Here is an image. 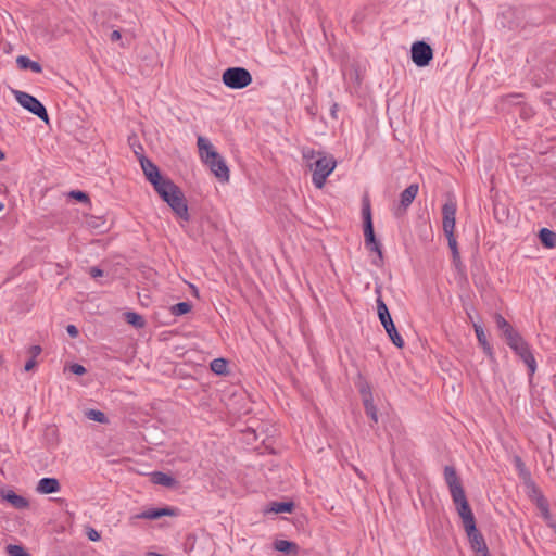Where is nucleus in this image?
<instances>
[{
  "mask_svg": "<svg viewBox=\"0 0 556 556\" xmlns=\"http://www.w3.org/2000/svg\"><path fill=\"white\" fill-rule=\"evenodd\" d=\"M71 197H73L81 202L88 200V195L83 191H72Z\"/></svg>",
  "mask_w": 556,
  "mask_h": 556,
  "instance_id": "nucleus-39",
  "label": "nucleus"
},
{
  "mask_svg": "<svg viewBox=\"0 0 556 556\" xmlns=\"http://www.w3.org/2000/svg\"><path fill=\"white\" fill-rule=\"evenodd\" d=\"M494 319L497 328L502 331L503 336H505L507 332L514 329L502 315L496 314Z\"/></svg>",
  "mask_w": 556,
  "mask_h": 556,
  "instance_id": "nucleus-33",
  "label": "nucleus"
},
{
  "mask_svg": "<svg viewBox=\"0 0 556 556\" xmlns=\"http://www.w3.org/2000/svg\"><path fill=\"white\" fill-rule=\"evenodd\" d=\"M457 203L453 198L447 199L442 207V227L444 233L455 230Z\"/></svg>",
  "mask_w": 556,
  "mask_h": 556,
  "instance_id": "nucleus-8",
  "label": "nucleus"
},
{
  "mask_svg": "<svg viewBox=\"0 0 556 556\" xmlns=\"http://www.w3.org/2000/svg\"><path fill=\"white\" fill-rule=\"evenodd\" d=\"M175 511L170 508H152L142 511L138 517L143 519L155 520L163 516H174Z\"/></svg>",
  "mask_w": 556,
  "mask_h": 556,
  "instance_id": "nucleus-18",
  "label": "nucleus"
},
{
  "mask_svg": "<svg viewBox=\"0 0 556 556\" xmlns=\"http://www.w3.org/2000/svg\"><path fill=\"white\" fill-rule=\"evenodd\" d=\"M325 152L323 151H315L312 148H303L302 149V157L306 162V165L308 166V163H314L316 159H318L319 155H324Z\"/></svg>",
  "mask_w": 556,
  "mask_h": 556,
  "instance_id": "nucleus-29",
  "label": "nucleus"
},
{
  "mask_svg": "<svg viewBox=\"0 0 556 556\" xmlns=\"http://www.w3.org/2000/svg\"><path fill=\"white\" fill-rule=\"evenodd\" d=\"M197 146H198L199 155H200V159L202 162H204L208 159L217 157L218 153L214 149L213 144L211 143V141L207 138H205L203 136H199L197 139Z\"/></svg>",
  "mask_w": 556,
  "mask_h": 556,
  "instance_id": "nucleus-11",
  "label": "nucleus"
},
{
  "mask_svg": "<svg viewBox=\"0 0 556 556\" xmlns=\"http://www.w3.org/2000/svg\"><path fill=\"white\" fill-rule=\"evenodd\" d=\"M473 328H475V332H476L478 342L480 343V345H482L483 350L488 354H491V346L486 340V336H485L483 328L477 324L473 325Z\"/></svg>",
  "mask_w": 556,
  "mask_h": 556,
  "instance_id": "nucleus-24",
  "label": "nucleus"
},
{
  "mask_svg": "<svg viewBox=\"0 0 556 556\" xmlns=\"http://www.w3.org/2000/svg\"><path fill=\"white\" fill-rule=\"evenodd\" d=\"M359 392L362 394L363 402H365L366 395L372 396L370 387L367 383L361 386Z\"/></svg>",
  "mask_w": 556,
  "mask_h": 556,
  "instance_id": "nucleus-38",
  "label": "nucleus"
},
{
  "mask_svg": "<svg viewBox=\"0 0 556 556\" xmlns=\"http://www.w3.org/2000/svg\"><path fill=\"white\" fill-rule=\"evenodd\" d=\"M377 313L379 320L386 319L391 316L386 303L380 296H378L377 299Z\"/></svg>",
  "mask_w": 556,
  "mask_h": 556,
  "instance_id": "nucleus-34",
  "label": "nucleus"
},
{
  "mask_svg": "<svg viewBox=\"0 0 556 556\" xmlns=\"http://www.w3.org/2000/svg\"><path fill=\"white\" fill-rule=\"evenodd\" d=\"M140 165L143 170L146 178L153 185L156 190L157 187L165 184L167 178H163L156 165H154L149 159L141 157Z\"/></svg>",
  "mask_w": 556,
  "mask_h": 556,
  "instance_id": "nucleus-9",
  "label": "nucleus"
},
{
  "mask_svg": "<svg viewBox=\"0 0 556 556\" xmlns=\"http://www.w3.org/2000/svg\"><path fill=\"white\" fill-rule=\"evenodd\" d=\"M112 41H117L121 39V33L119 30H113L110 36Z\"/></svg>",
  "mask_w": 556,
  "mask_h": 556,
  "instance_id": "nucleus-44",
  "label": "nucleus"
},
{
  "mask_svg": "<svg viewBox=\"0 0 556 556\" xmlns=\"http://www.w3.org/2000/svg\"><path fill=\"white\" fill-rule=\"evenodd\" d=\"M191 303L179 302L170 307V313L173 316H181L188 314L191 311Z\"/></svg>",
  "mask_w": 556,
  "mask_h": 556,
  "instance_id": "nucleus-27",
  "label": "nucleus"
},
{
  "mask_svg": "<svg viewBox=\"0 0 556 556\" xmlns=\"http://www.w3.org/2000/svg\"><path fill=\"white\" fill-rule=\"evenodd\" d=\"M506 343L513 349L516 350L521 343L525 342L523 338L519 334L515 329L507 332L503 336Z\"/></svg>",
  "mask_w": 556,
  "mask_h": 556,
  "instance_id": "nucleus-22",
  "label": "nucleus"
},
{
  "mask_svg": "<svg viewBox=\"0 0 556 556\" xmlns=\"http://www.w3.org/2000/svg\"><path fill=\"white\" fill-rule=\"evenodd\" d=\"M14 96L21 106H23L34 115L38 116L45 123H49L47 110L38 99H36L27 92L18 90L14 91Z\"/></svg>",
  "mask_w": 556,
  "mask_h": 556,
  "instance_id": "nucleus-6",
  "label": "nucleus"
},
{
  "mask_svg": "<svg viewBox=\"0 0 556 556\" xmlns=\"http://www.w3.org/2000/svg\"><path fill=\"white\" fill-rule=\"evenodd\" d=\"M362 216L364 222V237L366 247L374 252H377L381 257L382 252L380 248V243L376 240L371 217V208L368 200H364L362 207Z\"/></svg>",
  "mask_w": 556,
  "mask_h": 556,
  "instance_id": "nucleus-4",
  "label": "nucleus"
},
{
  "mask_svg": "<svg viewBox=\"0 0 556 556\" xmlns=\"http://www.w3.org/2000/svg\"><path fill=\"white\" fill-rule=\"evenodd\" d=\"M465 531H466V534H467V536L469 539L471 548L476 552V554L488 549V546L485 544V541H484L483 536L477 530L476 527H475L473 531L469 530L468 528H466Z\"/></svg>",
  "mask_w": 556,
  "mask_h": 556,
  "instance_id": "nucleus-14",
  "label": "nucleus"
},
{
  "mask_svg": "<svg viewBox=\"0 0 556 556\" xmlns=\"http://www.w3.org/2000/svg\"><path fill=\"white\" fill-rule=\"evenodd\" d=\"M211 369L217 375H224L227 372V362L223 358H216L212 361Z\"/></svg>",
  "mask_w": 556,
  "mask_h": 556,
  "instance_id": "nucleus-31",
  "label": "nucleus"
},
{
  "mask_svg": "<svg viewBox=\"0 0 556 556\" xmlns=\"http://www.w3.org/2000/svg\"><path fill=\"white\" fill-rule=\"evenodd\" d=\"M89 273L92 278H98L103 275V271L98 267H91Z\"/></svg>",
  "mask_w": 556,
  "mask_h": 556,
  "instance_id": "nucleus-41",
  "label": "nucleus"
},
{
  "mask_svg": "<svg viewBox=\"0 0 556 556\" xmlns=\"http://www.w3.org/2000/svg\"><path fill=\"white\" fill-rule=\"evenodd\" d=\"M337 162L332 155H319L314 163H308V168L313 172L312 181L317 189H321L328 176L334 170Z\"/></svg>",
  "mask_w": 556,
  "mask_h": 556,
  "instance_id": "nucleus-3",
  "label": "nucleus"
},
{
  "mask_svg": "<svg viewBox=\"0 0 556 556\" xmlns=\"http://www.w3.org/2000/svg\"><path fill=\"white\" fill-rule=\"evenodd\" d=\"M16 63L22 70H30L34 73H41L42 67L38 62L31 61L29 58L25 55H20L16 59Z\"/></svg>",
  "mask_w": 556,
  "mask_h": 556,
  "instance_id": "nucleus-19",
  "label": "nucleus"
},
{
  "mask_svg": "<svg viewBox=\"0 0 556 556\" xmlns=\"http://www.w3.org/2000/svg\"><path fill=\"white\" fill-rule=\"evenodd\" d=\"M412 61L418 67H425L429 65L433 59L432 48L425 41H416L412 45L410 49Z\"/></svg>",
  "mask_w": 556,
  "mask_h": 556,
  "instance_id": "nucleus-7",
  "label": "nucleus"
},
{
  "mask_svg": "<svg viewBox=\"0 0 556 556\" xmlns=\"http://www.w3.org/2000/svg\"><path fill=\"white\" fill-rule=\"evenodd\" d=\"M2 497L8 503H10L14 508H17V509H24L29 506V503L25 497L16 494L13 491H7L5 493L2 494Z\"/></svg>",
  "mask_w": 556,
  "mask_h": 556,
  "instance_id": "nucleus-17",
  "label": "nucleus"
},
{
  "mask_svg": "<svg viewBox=\"0 0 556 556\" xmlns=\"http://www.w3.org/2000/svg\"><path fill=\"white\" fill-rule=\"evenodd\" d=\"M4 208L3 203L0 202V212Z\"/></svg>",
  "mask_w": 556,
  "mask_h": 556,
  "instance_id": "nucleus-48",
  "label": "nucleus"
},
{
  "mask_svg": "<svg viewBox=\"0 0 556 556\" xmlns=\"http://www.w3.org/2000/svg\"><path fill=\"white\" fill-rule=\"evenodd\" d=\"M203 163L210 167L211 172L218 180L222 182H227L229 180V168L219 153L217 154V157L208 159Z\"/></svg>",
  "mask_w": 556,
  "mask_h": 556,
  "instance_id": "nucleus-10",
  "label": "nucleus"
},
{
  "mask_svg": "<svg viewBox=\"0 0 556 556\" xmlns=\"http://www.w3.org/2000/svg\"><path fill=\"white\" fill-rule=\"evenodd\" d=\"M223 83L231 89H242L252 83L250 72L243 67H229L223 73Z\"/></svg>",
  "mask_w": 556,
  "mask_h": 556,
  "instance_id": "nucleus-5",
  "label": "nucleus"
},
{
  "mask_svg": "<svg viewBox=\"0 0 556 556\" xmlns=\"http://www.w3.org/2000/svg\"><path fill=\"white\" fill-rule=\"evenodd\" d=\"M419 187L416 184L409 185L400 195V206L406 210L415 200Z\"/></svg>",
  "mask_w": 556,
  "mask_h": 556,
  "instance_id": "nucleus-16",
  "label": "nucleus"
},
{
  "mask_svg": "<svg viewBox=\"0 0 556 556\" xmlns=\"http://www.w3.org/2000/svg\"><path fill=\"white\" fill-rule=\"evenodd\" d=\"M70 369L74 375L77 376H81L86 372V368L80 364H73L71 365Z\"/></svg>",
  "mask_w": 556,
  "mask_h": 556,
  "instance_id": "nucleus-37",
  "label": "nucleus"
},
{
  "mask_svg": "<svg viewBox=\"0 0 556 556\" xmlns=\"http://www.w3.org/2000/svg\"><path fill=\"white\" fill-rule=\"evenodd\" d=\"M337 104L333 105L332 114L336 112Z\"/></svg>",
  "mask_w": 556,
  "mask_h": 556,
  "instance_id": "nucleus-49",
  "label": "nucleus"
},
{
  "mask_svg": "<svg viewBox=\"0 0 556 556\" xmlns=\"http://www.w3.org/2000/svg\"><path fill=\"white\" fill-rule=\"evenodd\" d=\"M539 238L542 244L548 249L556 247V232L548 228H542L539 232Z\"/></svg>",
  "mask_w": 556,
  "mask_h": 556,
  "instance_id": "nucleus-20",
  "label": "nucleus"
},
{
  "mask_svg": "<svg viewBox=\"0 0 556 556\" xmlns=\"http://www.w3.org/2000/svg\"><path fill=\"white\" fill-rule=\"evenodd\" d=\"M29 353L31 354V358H35L41 353V348L39 345H33L29 349Z\"/></svg>",
  "mask_w": 556,
  "mask_h": 556,
  "instance_id": "nucleus-42",
  "label": "nucleus"
},
{
  "mask_svg": "<svg viewBox=\"0 0 556 556\" xmlns=\"http://www.w3.org/2000/svg\"><path fill=\"white\" fill-rule=\"evenodd\" d=\"M363 403H364L366 414L371 418V420L374 422H377L378 415H377V408L374 404L372 396L366 395L365 402H363Z\"/></svg>",
  "mask_w": 556,
  "mask_h": 556,
  "instance_id": "nucleus-26",
  "label": "nucleus"
},
{
  "mask_svg": "<svg viewBox=\"0 0 556 556\" xmlns=\"http://www.w3.org/2000/svg\"><path fill=\"white\" fill-rule=\"evenodd\" d=\"M516 354L520 356V358L526 363L528 368L530 369V372L533 374L536 368V363L534 359V356L532 355L528 343L525 341L521 343L516 350H514Z\"/></svg>",
  "mask_w": 556,
  "mask_h": 556,
  "instance_id": "nucleus-15",
  "label": "nucleus"
},
{
  "mask_svg": "<svg viewBox=\"0 0 556 556\" xmlns=\"http://www.w3.org/2000/svg\"><path fill=\"white\" fill-rule=\"evenodd\" d=\"M476 556H490V554H489V549H485V551H483V552H480V553L476 554Z\"/></svg>",
  "mask_w": 556,
  "mask_h": 556,
  "instance_id": "nucleus-46",
  "label": "nucleus"
},
{
  "mask_svg": "<svg viewBox=\"0 0 556 556\" xmlns=\"http://www.w3.org/2000/svg\"><path fill=\"white\" fill-rule=\"evenodd\" d=\"M7 553L9 556H30L21 545H8Z\"/></svg>",
  "mask_w": 556,
  "mask_h": 556,
  "instance_id": "nucleus-35",
  "label": "nucleus"
},
{
  "mask_svg": "<svg viewBox=\"0 0 556 556\" xmlns=\"http://www.w3.org/2000/svg\"><path fill=\"white\" fill-rule=\"evenodd\" d=\"M445 236L447 238L448 247H450V249L452 251L453 260L454 261L460 260L459 251H458V247H457V241H456V238L454 236V232L445 233Z\"/></svg>",
  "mask_w": 556,
  "mask_h": 556,
  "instance_id": "nucleus-32",
  "label": "nucleus"
},
{
  "mask_svg": "<svg viewBox=\"0 0 556 556\" xmlns=\"http://www.w3.org/2000/svg\"><path fill=\"white\" fill-rule=\"evenodd\" d=\"M155 191L179 218L184 220L189 219L186 199L181 190L172 180H166V182L157 187Z\"/></svg>",
  "mask_w": 556,
  "mask_h": 556,
  "instance_id": "nucleus-2",
  "label": "nucleus"
},
{
  "mask_svg": "<svg viewBox=\"0 0 556 556\" xmlns=\"http://www.w3.org/2000/svg\"><path fill=\"white\" fill-rule=\"evenodd\" d=\"M275 548L282 553H293L295 554L299 549L298 545L291 541L278 540L275 542Z\"/></svg>",
  "mask_w": 556,
  "mask_h": 556,
  "instance_id": "nucleus-23",
  "label": "nucleus"
},
{
  "mask_svg": "<svg viewBox=\"0 0 556 556\" xmlns=\"http://www.w3.org/2000/svg\"><path fill=\"white\" fill-rule=\"evenodd\" d=\"M86 534H87L88 539L92 542H98L101 539L100 533L92 527H88L86 529Z\"/></svg>",
  "mask_w": 556,
  "mask_h": 556,
  "instance_id": "nucleus-36",
  "label": "nucleus"
},
{
  "mask_svg": "<svg viewBox=\"0 0 556 556\" xmlns=\"http://www.w3.org/2000/svg\"><path fill=\"white\" fill-rule=\"evenodd\" d=\"M151 480L155 484L164 485V486H172L175 482V480L161 471H154L151 473Z\"/></svg>",
  "mask_w": 556,
  "mask_h": 556,
  "instance_id": "nucleus-21",
  "label": "nucleus"
},
{
  "mask_svg": "<svg viewBox=\"0 0 556 556\" xmlns=\"http://www.w3.org/2000/svg\"><path fill=\"white\" fill-rule=\"evenodd\" d=\"M380 323L382 324V326H383L386 332L388 333L390 340L392 341V343L397 348H403L404 340L397 332L395 325L392 320V317L390 316L386 319H382V320H380Z\"/></svg>",
  "mask_w": 556,
  "mask_h": 556,
  "instance_id": "nucleus-12",
  "label": "nucleus"
},
{
  "mask_svg": "<svg viewBox=\"0 0 556 556\" xmlns=\"http://www.w3.org/2000/svg\"><path fill=\"white\" fill-rule=\"evenodd\" d=\"M292 502H274L270 505V511L275 514L291 513L293 510Z\"/></svg>",
  "mask_w": 556,
  "mask_h": 556,
  "instance_id": "nucleus-25",
  "label": "nucleus"
},
{
  "mask_svg": "<svg viewBox=\"0 0 556 556\" xmlns=\"http://www.w3.org/2000/svg\"><path fill=\"white\" fill-rule=\"evenodd\" d=\"M85 416L88 419L97 421V422H100V424H106L108 422V418H106L105 414L102 413L101 410L88 409V410L85 412Z\"/></svg>",
  "mask_w": 556,
  "mask_h": 556,
  "instance_id": "nucleus-30",
  "label": "nucleus"
},
{
  "mask_svg": "<svg viewBox=\"0 0 556 556\" xmlns=\"http://www.w3.org/2000/svg\"><path fill=\"white\" fill-rule=\"evenodd\" d=\"M125 319L129 325L136 328H142L144 326L143 317L135 312H127L125 314Z\"/></svg>",
  "mask_w": 556,
  "mask_h": 556,
  "instance_id": "nucleus-28",
  "label": "nucleus"
},
{
  "mask_svg": "<svg viewBox=\"0 0 556 556\" xmlns=\"http://www.w3.org/2000/svg\"><path fill=\"white\" fill-rule=\"evenodd\" d=\"M516 465L520 469L521 473H527V471L525 469V466H523V463H522V460L519 457L516 458Z\"/></svg>",
  "mask_w": 556,
  "mask_h": 556,
  "instance_id": "nucleus-45",
  "label": "nucleus"
},
{
  "mask_svg": "<svg viewBox=\"0 0 556 556\" xmlns=\"http://www.w3.org/2000/svg\"><path fill=\"white\" fill-rule=\"evenodd\" d=\"M444 480L448 486L452 500L456 505L457 513L463 520L464 528L475 530V516L468 504L462 482L453 466L444 467Z\"/></svg>",
  "mask_w": 556,
  "mask_h": 556,
  "instance_id": "nucleus-1",
  "label": "nucleus"
},
{
  "mask_svg": "<svg viewBox=\"0 0 556 556\" xmlns=\"http://www.w3.org/2000/svg\"><path fill=\"white\" fill-rule=\"evenodd\" d=\"M61 489L60 482L55 478H42L38 481L36 491L39 494L56 493Z\"/></svg>",
  "mask_w": 556,
  "mask_h": 556,
  "instance_id": "nucleus-13",
  "label": "nucleus"
},
{
  "mask_svg": "<svg viewBox=\"0 0 556 556\" xmlns=\"http://www.w3.org/2000/svg\"><path fill=\"white\" fill-rule=\"evenodd\" d=\"M36 366V361L35 358H30L29 361L26 362L25 366H24V369L25 371H29L31 370L34 367Z\"/></svg>",
  "mask_w": 556,
  "mask_h": 556,
  "instance_id": "nucleus-43",
  "label": "nucleus"
},
{
  "mask_svg": "<svg viewBox=\"0 0 556 556\" xmlns=\"http://www.w3.org/2000/svg\"><path fill=\"white\" fill-rule=\"evenodd\" d=\"M66 331L72 338H76L78 336V329L74 325H68L66 327Z\"/></svg>",
  "mask_w": 556,
  "mask_h": 556,
  "instance_id": "nucleus-40",
  "label": "nucleus"
},
{
  "mask_svg": "<svg viewBox=\"0 0 556 556\" xmlns=\"http://www.w3.org/2000/svg\"><path fill=\"white\" fill-rule=\"evenodd\" d=\"M4 159V153L0 150V161Z\"/></svg>",
  "mask_w": 556,
  "mask_h": 556,
  "instance_id": "nucleus-47",
  "label": "nucleus"
}]
</instances>
